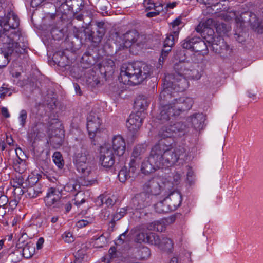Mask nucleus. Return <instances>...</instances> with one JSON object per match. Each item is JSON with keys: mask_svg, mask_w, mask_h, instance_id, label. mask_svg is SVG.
Here are the masks:
<instances>
[{"mask_svg": "<svg viewBox=\"0 0 263 263\" xmlns=\"http://www.w3.org/2000/svg\"><path fill=\"white\" fill-rule=\"evenodd\" d=\"M3 44L0 53V68L5 67L9 63L11 57H16L26 52L27 46H21L18 42H1Z\"/></svg>", "mask_w": 263, "mask_h": 263, "instance_id": "obj_4", "label": "nucleus"}, {"mask_svg": "<svg viewBox=\"0 0 263 263\" xmlns=\"http://www.w3.org/2000/svg\"><path fill=\"white\" fill-rule=\"evenodd\" d=\"M45 0H32L31 1V6L33 8L39 6Z\"/></svg>", "mask_w": 263, "mask_h": 263, "instance_id": "obj_62", "label": "nucleus"}, {"mask_svg": "<svg viewBox=\"0 0 263 263\" xmlns=\"http://www.w3.org/2000/svg\"><path fill=\"white\" fill-rule=\"evenodd\" d=\"M16 153L17 155V151ZM13 167L16 172L23 173L26 169L25 161L17 156V158L13 161Z\"/></svg>", "mask_w": 263, "mask_h": 263, "instance_id": "obj_30", "label": "nucleus"}, {"mask_svg": "<svg viewBox=\"0 0 263 263\" xmlns=\"http://www.w3.org/2000/svg\"><path fill=\"white\" fill-rule=\"evenodd\" d=\"M193 127L197 130L202 129L205 120L204 115L202 113H195L188 119Z\"/></svg>", "mask_w": 263, "mask_h": 263, "instance_id": "obj_19", "label": "nucleus"}, {"mask_svg": "<svg viewBox=\"0 0 263 263\" xmlns=\"http://www.w3.org/2000/svg\"><path fill=\"white\" fill-rule=\"evenodd\" d=\"M148 238L147 243L157 246L159 244L160 237L156 233L153 232L148 233Z\"/></svg>", "mask_w": 263, "mask_h": 263, "instance_id": "obj_41", "label": "nucleus"}, {"mask_svg": "<svg viewBox=\"0 0 263 263\" xmlns=\"http://www.w3.org/2000/svg\"><path fill=\"white\" fill-rule=\"evenodd\" d=\"M8 201V199L6 196L3 195L0 197V207L5 208Z\"/></svg>", "mask_w": 263, "mask_h": 263, "instance_id": "obj_60", "label": "nucleus"}, {"mask_svg": "<svg viewBox=\"0 0 263 263\" xmlns=\"http://www.w3.org/2000/svg\"><path fill=\"white\" fill-rule=\"evenodd\" d=\"M151 66L142 62L124 64L121 68L119 79L123 83L136 85L150 76Z\"/></svg>", "mask_w": 263, "mask_h": 263, "instance_id": "obj_3", "label": "nucleus"}, {"mask_svg": "<svg viewBox=\"0 0 263 263\" xmlns=\"http://www.w3.org/2000/svg\"><path fill=\"white\" fill-rule=\"evenodd\" d=\"M1 112L2 115L6 118H9L10 116L8 110L6 107H3L1 109Z\"/></svg>", "mask_w": 263, "mask_h": 263, "instance_id": "obj_63", "label": "nucleus"}, {"mask_svg": "<svg viewBox=\"0 0 263 263\" xmlns=\"http://www.w3.org/2000/svg\"><path fill=\"white\" fill-rule=\"evenodd\" d=\"M158 136L159 137L161 138V139L160 140V141H164L165 143H166V144H167L165 140H163V139H165L166 138H171V137L173 136V134H172V132L171 131V128L168 126H164L163 127H162L160 130H159V133H158ZM160 141V140L159 141V142ZM168 145H170L171 146V144H168ZM179 146H178V147H179ZM177 147H176L177 148ZM171 148L172 149H174V148H173L172 147H171ZM176 148V147H175ZM175 149V148H174Z\"/></svg>", "mask_w": 263, "mask_h": 263, "instance_id": "obj_32", "label": "nucleus"}, {"mask_svg": "<svg viewBox=\"0 0 263 263\" xmlns=\"http://www.w3.org/2000/svg\"><path fill=\"white\" fill-rule=\"evenodd\" d=\"M121 255V253L117 250L116 247L112 246L108 250V254L104 258V261L110 263L112 259L118 258Z\"/></svg>", "mask_w": 263, "mask_h": 263, "instance_id": "obj_33", "label": "nucleus"}, {"mask_svg": "<svg viewBox=\"0 0 263 263\" xmlns=\"http://www.w3.org/2000/svg\"><path fill=\"white\" fill-rule=\"evenodd\" d=\"M22 255L25 258H29L32 256L35 252V247L31 242L27 243L23 247Z\"/></svg>", "mask_w": 263, "mask_h": 263, "instance_id": "obj_31", "label": "nucleus"}, {"mask_svg": "<svg viewBox=\"0 0 263 263\" xmlns=\"http://www.w3.org/2000/svg\"><path fill=\"white\" fill-rule=\"evenodd\" d=\"M171 49L168 48H164V49H163L162 50L161 54L159 58L160 62L162 61V62H163V61L167 57V55L169 53V52L171 51Z\"/></svg>", "mask_w": 263, "mask_h": 263, "instance_id": "obj_54", "label": "nucleus"}, {"mask_svg": "<svg viewBox=\"0 0 263 263\" xmlns=\"http://www.w3.org/2000/svg\"><path fill=\"white\" fill-rule=\"evenodd\" d=\"M55 6L57 14L61 13L62 17L64 15H68L70 12L74 13L72 10V6L70 5V1L69 0H59L56 1Z\"/></svg>", "mask_w": 263, "mask_h": 263, "instance_id": "obj_17", "label": "nucleus"}, {"mask_svg": "<svg viewBox=\"0 0 263 263\" xmlns=\"http://www.w3.org/2000/svg\"><path fill=\"white\" fill-rule=\"evenodd\" d=\"M53 62L59 66L65 67L69 64L68 58L65 55L64 51H58L53 54Z\"/></svg>", "mask_w": 263, "mask_h": 263, "instance_id": "obj_24", "label": "nucleus"}, {"mask_svg": "<svg viewBox=\"0 0 263 263\" xmlns=\"http://www.w3.org/2000/svg\"><path fill=\"white\" fill-rule=\"evenodd\" d=\"M154 208L155 211L160 214L168 213L171 211L167 201H166L165 198L163 200L156 203L154 205Z\"/></svg>", "mask_w": 263, "mask_h": 263, "instance_id": "obj_27", "label": "nucleus"}, {"mask_svg": "<svg viewBox=\"0 0 263 263\" xmlns=\"http://www.w3.org/2000/svg\"><path fill=\"white\" fill-rule=\"evenodd\" d=\"M169 126L173 136L176 134H178V136H181L185 134L186 126L181 122H176L173 124H171Z\"/></svg>", "mask_w": 263, "mask_h": 263, "instance_id": "obj_26", "label": "nucleus"}, {"mask_svg": "<svg viewBox=\"0 0 263 263\" xmlns=\"http://www.w3.org/2000/svg\"><path fill=\"white\" fill-rule=\"evenodd\" d=\"M166 201H167L170 209L172 211L175 210L181 204L182 196L181 194L178 192H173L166 198Z\"/></svg>", "mask_w": 263, "mask_h": 263, "instance_id": "obj_18", "label": "nucleus"}, {"mask_svg": "<svg viewBox=\"0 0 263 263\" xmlns=\"http://www.w3.org/2000/svg\"><path fill=\"white\" fill-rule=\"evenodd\" d=\"M90 159V155L87 149L85 146L81 147L80 151H78L75 154L74 162L75 164H79L81 163L89 162Z\"/></svg>", "mask_w": 263, "mask_h": 263, "instance_id": "obj_22", "label": "nucleus"}, {"mask_svg": "<svg viewBox=\"0 0 263 263\" xmlns=\"http://www.w3.org/2000/svg\"><path fill=\"white\" fill-rule=\"evenodd\" d=\"M144 151L143 148H142L141 146H137L134 149L132 157L135 158H137L139 156H140L142 153Z\"/></svg>", "mask_w": 263, "mask_h": 263, "instance_id": "obj_51", "label": "nucleus"}, {"mask_svg": "<svg viewBox=\"0 0 263 263\" xmlns=\"http://www.w3.org/2000/svg\"><path fill=\"white\" fill-rule=\"evenodd\" d=\"M173 183L177 185L179 183L181 174L179 172H175L173 175Z\"/></svg>", "mask_w": 263, "mask_h": 263, "instance_id": "obj_58", "label": "nucleus"}, {"mask_svg": "<svg viewBox=\"0 0 263 263\" xmlns=\"http://www.w3.org/2000/svg\"><path fill=\"white\" fill-rule=\"evenodd\" d=\"M101 121H88L87 123V130L91 139L95 136L96 132L99 129Z\"/></svg>", "mask_w": 263, "mask_h": 263, "instance_id": "obj_29", "label": "nucleus"}, {"mask_svg": "<svg viewBox=\"0 0 263 263\" xmlns=\"http://www.w3.org/2000/svg\"><path fill=\"white\" fill-rule=\"evenodd\" d=\"M8 86V85L4 84L0 87V98L2 99H4L6 95L10 96L14 91L13 89Z\"/></svg>", "mask_w": 263, "mask_h": 263, "instance_id": "obj_40", "label": "nucleus"}, {"mask_svg": "<svg viewBox=\"0 0 263 263\" xmlns=\"http://www.w3.org/2000/svg\"><path fill=\"white\" fill-rule=\"evenodd\" d=\"M128 231V230H127L119 236L118 239L115 242L116 245H120L124 242L125 240L127 237Z\"/></svg>", "mask_w": 263, "mask_h": 263, "instance_id": "obj_50", "label": "nucleus"}, {"mask_svg": "<svg viewBox=\"0 0 263 263\" xmlns=\"http://www.w3.org/2000/svg\"><path fill=\"white\" fill-rule=\"evenodd\" d=\"M132 210L129 208V205L127 207L121 208L119 212L114 216L113 219L111 220V223H115L116 220H118L122 218L126 214L128 210Z\"/></svg>", "mask_w": 263, "mask_h": 263, "instance_id": "obj_42", "label": "nucleus"}, {"mask_svg": "<svg viewBox=\"0 0 263 263\" xmlns=\"http://www.w3.org/2000/svg\"><path fill=\"white\" fill-rule=\"evenodd\" d=\"M143 117L141 111L131 114L126 122V126L130 132L135 133L142 124Z\"/></svg>", "mask_w": 263, "mask_h": 263, "instance_id": "obj_14", "label": "nucleus"}, {"mask_svg": "<svg viewBox=\"0 0 263 263\" xmlns=\"http://www.w3.org/2000/svg\"><path fill=\"white\" fill-rule=\"evenodd\" d=\"M100 71L101 73L111 74L114 73L115 64L114 61L110 59H105L103 60L101 63L98 65Z\"/></svg>", "mask_w": 263, "mask_h": 263, "instance_id": "obj_20", "label": "nucleus"}, {"mask_svg": "<svg viewBox=\"0 0 263 263\" xmlns=\"http://www.w3.org/2000/svg\"><path fill=\"white\" fill-rule=\"evenodd\" d=\"M174 72L167 74L164 80L163 89L160 94L161 104L158 120L162 123L173 121L183 112L190 109L194 103L190 97L174 98L178 92H183L189 87L188 79H198L200 76L195 75L197 71L189 69L184 63L174 64Z\"/></svg>", "mask_w": 263, "mask_h": 263, "instance_id": "obj_1", "label": "nucleus"}, {"mask_svg": "<svg viewBox=\"0 0 263 263\" xmlns=\"http://www.w3.org/2000/svg\"><path fill=\"white\" fill-rule=\"evenodd\" d=\"M180 23L181 20L180 18H176L172 23V26L173 29L172 32L173 34H175L176 36H178L179 34V31L178 26L180 24Z\"/></svg>", "mask_w": 263, "mask_h": 263, "instance_id": "obj_46", "label": "nucleus"}, {"mask_svg": "<svg viewBox=\"0 0 263 263\" xmlns=\"http://www.w3.org/2000/svg\"><path fill=\"white\" fill-rule=\"evenodd\" d=\"M24 181V178L20 175L18 177H15L11 181V184L13 187L16 189L22 187L23 189H21L22 194L25 192V190H26L25 187L23 186Z\"/></svg>", "mask_w": 263, "mask_h": 263, "instance_id": "obj_36", "label": "nucleus"}, {"mask_svg": "<svg viewBox=\"0 0 263 263\" xmlns=\"http://www.w3.org/2000/svg\"><path fill=\"white\" fill-rule=\"evenodd\" d=\"M44 201L47 206L60 209L64 205V199H62V194L58 189L50 187L44 198Z\"/></svg>", "mask_w": 263, "mask_h": 263, "instance_id": "obj_8", "label": "nucleus"}, {"mask_svg": "<svg viewBox=\"0 0 263 263\" xmlns=\"http://www.w3.org/2000/svg\"><path fill=\"white\" fill-rule=\"evenodd\" d=\"M100 161L101 165L106 168H110L115 164V157L111 147L105 145L101 149Z\"/></svg>", "mask_w": 263, "mask_h": 263, "instance_id": "obj_10", "label": "nucleus"}, {"mask_svg": "<svg viewBox=\"0 0 263 263\" xmlns=\"http://www.w3.org/2000/svg\"><path fill=\"white\" fill-rule=\"evenodd\" d=\"M197 37H188L181 42V46L183 48L193 51L195 43Z\"/></svg>", "mask_w": 263, "mask_h": 263, "instance_id": "obj_35", "label": "nucleus"}, {"mask_svg": "<svg viewBox=\"0 0 263 263\" xmlns=\"http://www.w3.org/2000/svg\"><path fill=\"white\" fill-rule=\"evenodd\" d=\"M216 28L217 32L220 34H226L230 30L229 27L223 23H219Z\"/></svg>", "mask_w": 263, "mask_h": 263, "instance_id": "obj_45", "label": "nucleus"}, {"mask_svg": "<svg viewBox=\"0 0 263 263\" xmlns=\"http://www.w3.org/2000/svg\"><path fill=\"white\" fill-rule=\"evenodd\" d=\"M203 25H201V24H199L195 28L196 31L197 32H201L203 34V35L205 36L207 35V31L208 30L211 29L210 28H205L204 27L203 29H202Z\"/></svg>", "mask_w": 263, "mask_h": 263, "instance_id": "obj_55", "label": "nucleus"}, {"mask_svg": "<svg viewBox=\"0 0 263 263\" xmlns=\"http://www.w3.org/2000/svg\"><path fill=\"white\" fill-rule=\"evenodd\" d=\"M89 224H91V221H85L84 219H82L76 223V226L79 228H82Z\"/></svg>", "mask_w": 263, "mask_h": 263, "instance_id": "obj_56", "label": "nucleus"}, {"mask_svg": "<svg viewBox=\"0 0 263 263\" xmlns=\"http://www.w3.org/2000/svg\"><path fill=\"white\" fill-rule=\"evenodd\" d=\"M152 197L149 193L145 192L137 194L132 198L129 208L135 211L143 210L151 205L152 203Z\"/></svg>", "mask_w": 263, "mask_h": 263, "instance_id": "obj_6", "label": "nucleus"}, {"mask_svg": "<svg viewBox=\"0 0 263 263\" xmlns=\"http://www.w3.org/2000/svg\"><path fill=\"white\" fill-rule=\"evenodd\" d=\"M178 38V36H176L175 34L172 33L167 34L164 41L163 47L165 48H171L174 44L175 39Z\"/></svg>", "mask_w": 263, "mask_h": 263, "instance_id": "obj_39", "label": "nucleus"}, {"mask_svg": "<svg viewBox=\"0 0 263 263\" xmlns=\"http://www.w3.org/2000/svg\"><path fill=\"white\" fill-rule=\"evenodd\" d=\"M122 37L124 46L126 48L129 47L133 45L142 47L146 42V36L140 34L136 30L127 31L123 35Z\"/></svg>", "mask_w": 263, "mask_h": 263, "instance_id": "obj_7", "label": "nucleus"}, {"mask_svg": "<svg viewBox=\"0 0 263 263\" xmlns=\"http://www.w3.org/2000/svg\"><path fill=\"white\" fill-rule=\"evenodd\" d=\"M115 154L121 156L125 152L126 144L124 139L121 135L114 136L112 139V148Z\"/></svg>", "mask_w": 263, "mask_h": 263, "instance_id": "obj_16", "label": "nucleus"}, {"mask_svg": "<svg viewBox=\"0 0 263 263\" xmlns=\"http://www.w3.org/2000/svg\"><path fill=\"white\" fill-rule=\"evenodd\" d=\"M143 5L146 11L151 10L155 7V4L151 0H144Z\"/></svg>", "mask_w": 263, "mask_h": 263, "instance_id": "obj_53", "label": "nucleus"}, {"mask_svg": "<svg viewBox=\"0 0 263 263\" xmlns=\"http://www.w3.org/2000/svg\"><path fill=\"white\" fill-rule=\"evenodd\" d=\"M95 30L96 32L94 31H91L89 39L94 43H98L101 42L102 37L104 35L105 30V29L102 28H96Z\"/></svg>", "mask_w": 263, "mask_h": 263, "instance_id": "obj_28", "label": "nucleus"}, {"mask_svg": "<svg viewBox=\"0 0 263 263\" xmlns=\"http://www.w3.org/2000/svg\"><path fill=\"white\" fill-rule=\"evenodd\" d=\"M186 156L183 147L172 149L170 145L160 141L152 148L149 156L142 162L141 172L148 175L157 169L172 166L179 160L184 161Z\"/></svg>", "mask_w": 263, "mask_h": 263, "instance_id": "obj_2", "label": "nucleus"}, {"mask_svg": "<svg viewBox=\"0 0 263 263\" xmlns=\"http://www.w3.org/2000/svg\"><path fill=\"white\" fill-rule=\"evenodd\" d=\"M204 39L209 44V46H211L212 50L215 53L225 57L230 55L232 52V49L224 42L222 37L214 36V32L213 29L208 30L207 35L204 36Z\"/></svg>", "mask_w": 263, "mask_h": 263, "instance_id": "obj_5", "label": "nucleus"}, {"mask_svg": "<svg viewBox=\"0 0 263 263\" xmlns=\"http://www.w3.org/2000/svg\"><path fill=\"white\" fill-rule=\"evenodd\" d=\"M149 104V100L146 97L143 95H139L138 96L134 102V107L138 109V111L143 112L148 107Z\"/></svg>", "mask_w": 263, "mask_h": 263, "instance_id": "obj_23", "label": "nucleus"}, {"mask_svg": "<svg viewBox=\"0 0 263 263\" xmlns=\"http://www.w3.org/2000/svg\"><path fill=\"white\" fill-rule=\"evenodd\" d=\"M85 254L83 253L82 250L78 251L76 253V261L75 263L80 262L82 259H83Z\"/></svg>", "mask_w": 263, "mask_h": 263, "instance_id": "obj_57", "label": "nucleus"}, {"mask_svg": "<svg viewBox=\"0 0 263 263\" xmlns=\"http://www.w3.org/2000/svg\"><path fill=\"white\" fill-rule=\"evenodd\" d=\"M77 169L82 174V178H84L83 185L89 186L94 184L96 180L93 178H90L91 175V167L89 162H86L76 164Z\"/></svg>", "mask_w": 263, "mask_h": 263, "instance_id": "obj_11", "label": "nucleus"}, {"mask_svg": "<svg viewBox=\"0 0 263 263\" xmlns=\"http://www.w3.org/2000/svg\"><path fill=\"white\" fill-rule=\"evenodd\" d=\"M27 117V111L25 109L21 110L20 112L18 119L20 121V124L22 127H24L26 124Z\"/></svg>", "mask_w": 263, "mask_h": 263, "instance_id": "obj_44", "label": "nucleus"}, {"mask_svg": "<svg viewBox=\"0 0 263 263\" xmlns=\"http://www.w3.org/2000/svg\"><path fill=\"white\" fill-rule=\"evenodd\" d=\"M196 40V41L195 43V45L193 46V51H195L196 53H199V54L201 55L202 57H203L209 53V44L207 45L205 43L206 41L205 40H202L199 37H197Z\"/></svg>", "mask_w": 263, "mask_h": 263, "instance_id": "obj_21", "label": "nucleus"}, {"mask_svg": "<svg viewBox=\"0 0 263 263\" xmlns=\"http://www.w3.org/2000/svg\"><path fill=\"white\" fill-rule=\"evenodd\" d=\"M173 242L172 240L166 237L162 236L161 238L160 237L159 244L157 245V246L161 250L165 251H170L173 248Z\"/></svg>", "mask_w": 263, "mask_h": 263, "instance_id": "obj_25", "label": "nucleus"}, {"mask_svg": "<svg viewBox=\"0 0 263 263\" xmlns=\"http://www.w3.org/2000/svg\"><path fill=\"white\" fill-rule=\"evenodd\" d=\"M139 253L142 258L146 259L149 257L151 251L147 247H143L140 250Z\"/></svg>", "mask_w": 263, "mask_h": 263, "instance_id": "obj_47", "label": "nucleus"}, {"mask_svg": "<svg viewBox=\"0 0 263 263\" xmlns=\"http://www.w3.org/2000/svg\"><path fill=\"white\" fill-rule=\"evenodd\" d=\"M179 255L174 254L170 259L168 263H179Z\"/></svg>", "mask_w": 263, "mask_h": 263, "instance_id": "obj_64", "label": "nucleus"}, {"mask_svg": "<svg viewBox=\"0 0 263 263\" xmlns=\"http://www.w3.org/2000/svg\"><path fill=\"white\" fill-rule=\"evenodd\" d=\"M29 183L32 182L33 183L35 182L33 185L29 186L25 190L27 193L26 196L30 198H34L40 196L43 191V186L38 182V178L36 177H31L28 178Z\"/></svg>", "mask_w": 263, "mask_h": 263, "instance_id": "obj_15", "label": "nucleus"}, {"mask_svg": "<svg viewBox=\"0 0 263 263\" xmlns=\"http://www.w3.org/2000/svg\"><path fill=\"white\" fill-rule=\"evenodd\" d=\"M20 253L21 252H12L11 253H10L9 256H8V258L9 259H10L12 261L14 262H17V261H18L20 260V259L17 257L16 258H15V256L16 255V253Z\"/></svg>", "mask_w": 263, "mask_h": 263, "instance_id": "obj_61", "label": "nucleus"}, {"mask_svg": "<svg viewBox=\"0 0 263 263\" xmlns=\"http://www.w3.org/2000/svg\"><path fill=\"white\" fill-rule=\"evenodd\" d=\"M164 186L165 187L166 184L163 183L161 185L157 179L152 178L144 183L143 185V190L144 192L149 193L151 196L157 195L161 193Z\"/></svg>", "mask_w": 263, "mask_h": 263, "instance_id": "obj_13", "label": "nucleus"}, {"mask_svg": "<svg viewBox=\"0 0 263 263\" xmlns=\"http://www.w3.org/2000/svg\"><path fill=\"white\" fill-rule=\"evenodd\" d=\"M52 159L55 164L59 168H62L64 166V160L60 152H55L54 153Z\"/></svg>", "mask_w": 263, "mask_h": 263, "instance_id": "obj_38", "label": "nucleus"}, {"mask_svg": "<svg viewBox=\"0 0 263 263\" xmlns=\"http://www.w3.org/2000/svg\"><path fill=\"white\" fill-rule=\"evenodd\" d=\"M88 121H101L99 117L94 112L91 111L87 118Z\"/></svg>", "mask_w": 263, "mask_h": 263, "instance_id": "obj_52", "label": "nucleus"}, {"mask_svg": "<svg viewBox=\"0 0 263 263\" xmlns=\"http://www.w3.org/2000/svg\"><path fill=\"white\" fill-rule=\"evenodd\" d=\"M148 233H140L139 234L137 235V240L138 242L141 243L142 242L147 243V239L148 237Z\"/></svg>", "mask_w": 263, "mask_h": 263, "instance_id": "obj_49", "label": "nucleus"}, {"mask_svg": "<svg viewBox=\"0 0 263 263\" xmlns=\"http://www.w3.org/2000/svg\"><path fill=\"white\" fill-rule=\"evenodd\" d=\"M129 168L123 167L119 172L118 178L120 182H125L128 179L134 178L137 174L135 161L132 159L129 164Z\"/></svg>", "mask_w": 263, "mask_h": 263, "instance_id": "obj_12", "label": "nucleus"}, {"mask_svg": "<svg viewBox=\"0 0 263 263\" xmlns=\"http://www.w3.org/2000/svg\"><path fill=\"white\" fill-rule=\"evenodd\" d=\"M100 58L101 55L99 53V48L98 47L89 48L81 58V67L83 68H88L95 65Z\"/></svg>", "mask_w": 263, "mask_h": 263, "instance_id": "obj_9", "label": "nucleus"}, {"mask_svg": "<svg viewBox=\"0 0 263 263\" xmlns=\"http://www.w3.org/2000/svg\"><path fill=\"white\" fill-rule=\"evenodd\" d=\"M105 199V203L106 204L107 206H112L115 203V200H114L109 197L107 198H103L101 199L102 202H104V200Z\"/></svg>", "mask_w": 263, "mask_h": 263, "instance_id": "obj_59", "label": "nucleus"}, {"mask_svg": "<svg viewBox=\"0 0 263 263\" xmlns=\"http://www.w3.org/2000/svg\"><path fill=\"white\" fill-rule=\"evenodd\" d=\"M64 190L70 192L73 191L79 192L80 189V185L74 180H71L68 182L64 187Z\"/></svg>", "mask_w": 263, "mask_h": 263, "instance_id": "obj_37", "label": "nucleus"}, {"mask_svg": "<svg viewBox=\"0 0 263 263\" xmlns=\"http://www.w3.org/2000/svg\"><path fill=\"white\" fill-rule=\"evenodd\" d=\"M62 238L64 241L67 243H71L74 240V237L71 232H65L62 235Z\"/></svg>", "mask_w": 263, "mask_h": 263, "instance_id": "obj_48", "label": "nucleus"}, {"mask_svg": "<svg viewBox=\"0 0 263 263\" xmlns=\"http://www.w3.org/2000/svg\"><path fill=\"white\" fill-rule=\"evenodd\" d=\"M58 136H52L50 138V144L55 148L60 147L62 145L64 140V134L63 131H59Z\"/></svg>", "mask_w": 263, "mask_h": 263, "instance_id": "obj_34", "label": "nucleus"}, {"mask_svg": "<svg viewBox=\"0 0 263 263\" xmlns=\"http://www.w3.org/2000/svg\"><path fill=\"white\" fill-rule=\"evenodd\" d=\"M148 229L152 231L162 232L163 230V227L161 222L156 221L149 224Z\"/></svg>", "mask_w": 263, "mask_h": 263, "instance_id": "obj_43", "label": "nucleus"}]
</instances>
